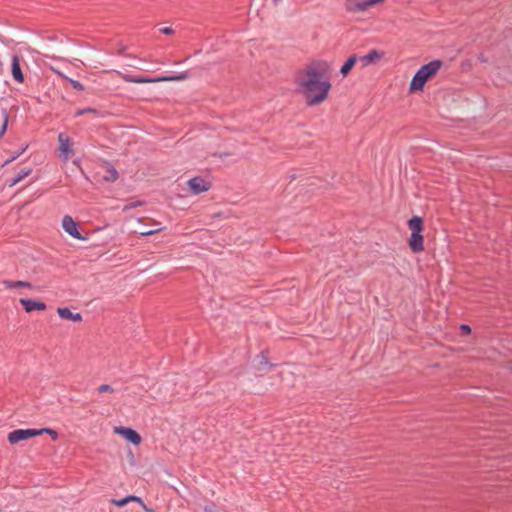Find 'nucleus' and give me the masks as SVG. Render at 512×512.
<instances>
[{
  "label": "nucleus",
  "mask_w": 512,
  "mask_h": 512,
  "mask_svg": "<svg viewBox=\"0 0 512 512\" xmlns=\"http://www.w3.org/2000/svg\"><path fill=\"white\" fill-rule=\"evenodd\" d=\"M387 0H345V9L351 13H363L369 9L381 6Z\"/></svg>",
  "instance_id": "7ed1b4c3"
},
{
  "label": "nucleus",
  "mask_w": 512,
  "mask_h": 512,
  "mask_svg": "<svg viewBox=\"0 0 512 512\" xmlns=\"http://www.w3.org/2000/svg\"><path fill=\"white\" fill-rule=\"evenodd\" d=\"M117 74L128 83H136V84H144V83H157V82H168V81H180L186 78L185 75H177V76H163L157 78H146V77H133L128 74L121 73L117 71Z\"/></svg>",
  "instance_id": "20e7f679"
},
{
  "label": "nucleus",
  "mask_w": 512,
  "mask_h": 512,
  "mask_svg": "<svg viewBox=\"0 0 512 512\" xmlns=\"http://www.w3.org/2000/svg\"><path fill=\"white\" fill-rule=\"evenodd\" d=\"M37 432H40V435L48 434L52 437L53 440H56L58 438V433L50 428L37 429Z\"/></svg>",
  "instance_id": "4be33fe9"
},
{
  "label": "nucleus",
  "mask_w": 512,
  "mask_h": 512,
  "mask_svg": "<svg viewBox=\"0 0 512 512\" xmlns=\"http://www.w3.org/2000/svg\"><path fill=\"white\" fill-rule=\"evenodd\" d=\"M32 173V169L30 167H25L21 169V171L12 179L10 186H15L19 182H21L23 179L28 177Z\"/></svg>",
  "instance_id": "aec40b11"
},
{
  "label": "nucleus",
  "mask_w": 512,
  "mask_h": 512,
  "mask_svg": "<svg viewBox=\"0 0 512 512\" xmlns=\"http://www.w3.org/2000/svg\"><path fill=\"white\" fill-rule=\"evenodd\" d=\"M381 58V54L376 50H371L368 54L358 57V62L362 67H367L370 64H373L379 61Z\"/></svg>",
  "instance_id": "4468645a"
},
{
  "label": "nucleus",
  "mask_w": 512,
  "mask_h": 512,
  "mask_svg": "<svg viewBox=\"0 0 512 512\" xmlns=\"http://www.w3.org/2000/svg\"><path fill=\"white\" fill-rule=\"evenodd\" d=\"M188 190L193 195H198L208 191L211 187L209 181L202 177H194L187 181Z\"/></svg>",
  "instance_id": "423d86ee"
},
{
  "label": "nucleus",
  "mask_w": 512,
  "mask_h": 512,
  "mask_svg": "<svg viewBox=\"0 0 512 512\" xmlns=\"http://www.w3.org/2000/svg\"><path fill=\"white\" fill-rule=\"evenodd\" d=\"M19 302L27 313H31L34 310L44 311L46 309V304L44 302L34 301L26 298H21Z\"/></svg>",
  "instance_id": "9b49d317"
},
{
  "label": "nucleus",
  "mask_w": 512,
  "mask_h": 512,
  "mask_svg": "<svg viewBox=\"0 0 512 512\" xmlns=\"http://www.w3.org/2000/svg\"><path fill=\"white\" fill-rule=\"evenodd\" d=\"M52 70L58 74L60 77L64 78L65 80H67L74 89L76 90H79V91H83L84 90V86L79 82V81H76V80H73L69 77H67L66 75H64L62 72H60L59 70L55 69V68H52Z\"/></svg>",
  "instance_id": "412c9836"
},
{
  "label": "nucleus",
  "mask_w": 512,
  "mask_h": 512,
  "mask_svg": "<svg viewBox=\"0 0 512 512\" xmlns=\"http://www.w3.org/2000/svg\"><path fill=\"white\" fill-rule=\"evenodd\" d=\"M460 329L465 333V334H470L471 333V328L468 326V325H461L460 326Z\"/></svg>",
  "instance_id": "bb28decb"
},
{
  "label": "nucleus",
  "mask_w": 512,
  "mask_h": 512,
  "mask_svg": "<svg viewBox=\"0 0 512 512\" xmlns=\"http://www.w3.org/2000/svg\"><path fill=\"white\" fill-rule=\"evenodd\" d=\"M205 512H220V511H218L217 509H215L213 507H206Z\"/></svg>",
  "instance_id": "7c9ffc66"
},
{
  "label": "nucleus",
  "mask_w": 512,
  "mask_h": 512,
  "mask_svg": "<svg viewBox=\"0 0 512 512\" xmlns=\"http://www.w3.org/2000/svg\"><path fill=\"white\" fill-rule=\"evenodd\" d=\"M409 246L411 250L415 253L422 252L424 250V238L422 233H411V237L409 239Z\"/></svg>",
  "instance_id": "f8f14e48"
},
{
  "label": "nucleus",
  "mask_w": 512,
  "mask_h": 512,
  "mask_svg": "<svg viewBox=\"0 0 512 512\" xmlns=\"http://www.w3.org/2000/svg\"><path fill=\"white\" fill-rule=\"evenodd\" d=\"M99 173L102 175V178L107 182H114L118 179V172L114 167L110 165H103Z\"/></svg>",
  "instance_id": "2eb2a0df"
},
{
  "label": "nucleus",
  "mask_w": 512,
  "mask_h": 512,
  "mask_svg": "<svg viewBox=\"0 0 512 512\" xmlns=\"http://www.w3.org/2000/svg\"><path fill=\"white\" fill-rule=\"evenodd\" d=\"M58 142H59V150L61 152V157L66 162L69 160L70 156L73 154L71 139L68 136H66L64 133H60L58 135Z\"/></svg>",
  "instance_id": "6e6552de"
},
{
  "label": "nucleus",
  "mask_w": 512,
  "mask_h": 512,
  "mask_svg": "<svg viewBox=\"0 0 512 512\" xmlns=\"http://www.w3.org/2000/svg\"><path fill=\"white\" fill-rule=\"evenodd\" d=\"M12 76L13 78L18 82H23L24 77L21 72L19 58L17 56H14L12 58Z\"/></svg>",
  "instance_id": "a211bd4d"
},
{
  "label": "nucleus",
  "mask_w": 512,
  "mask_h": 512,
  "mask_svg": "<svg viewBox=\"0 0 512 512\" xmlns=\"http://www.w3.org/2000/svg\"><path fill=\"white\" fill-rule=\"evenodd\" d=\"M330 65L326 61H314L301 69L295 78L297 91L308 106H316L328 98L331 83L327 76Z\"/></svg>",
  "instance_id": "f257e3e1"
},
{
  "label": "nucleus",
  "mask_w": 512,
  "mask_h": 512,
  "mask_svg": "<svg viewBox=\"0 0 512 512\" xmlns=\"http://www.w3.org/2000/svg\"><path fill=\"white\" fill-rule=\"evenodd\" d=\"M162 228H158V229H155V230H148V229H145V231L141 232V236H150V235H153V234H156L157 232L161 231Z\"/></svg>",
  "instance_id": "393cba45"
},
{
  "label": "nucleus",
  "mask_w": 512,
  "mask_h": 512,
  "mask_svg": "<svg viewBox=\"0 0 512 512\" xmlns=\"http://www.w3.org/2000/svg\"><path fill=\"white\" fill-rule=\"evenodd\" d=\"M57 313L60 318L65 320H70L73 322H81L82 315L80 313H74L67 307H59L57 308Z\"/></svg>",
  "instance_id": "ddd939ff"
},
{
  "label": "nucleus",
  "mask_w": 512,
  "mask_h": 512,
  "mask_svg": "<svg viewBox=\"0 0 512 512\" xmlns=\"http://www.w3.org/2000/svg\"><path fill=\"white\" fill-rule=\"evenodd\" d=\"M6 289H14V288H32L31 283L26 281H10L4 280L1 283Z\"/></svg>",
  "instance_id": "6ab92c4d"
},
{
  "label": "nucleus",
  "mask_w": 512,
  "mask_h": 512,
  "mask_svg": "<svg viewBox=\"0 0 512 512\" xmlns=\"http://www.w3.org/2000/svg\"><path fill=\"white\" fill-rule=\"evenodd\" d=\"M357 62L358 56L352 55L351 57H349L340 69L341 75L343 77H346L351 72V70L353 69Z\"/></svg>",
  "instance_id": "f3484780"
},
{
  "label": "nucleus",
  "mask_w": 512,
  "mask_h": 512,
  "mask_svg": "<svg viewBox=\"0 0 512 512\" xmlns=\"http://www.w3.org/2000/svg\"><path fill=\"white\" fill-rule=\"evenodd\" d=\"M97 390H98L99 393H107V392L112 393V392H114V389L110 385H108V384L100 385Z\"/></svg>",
  "instance_id": "5701e85b"
},
{
  "label": "nucleus",
  "mask_w": 512,
  "mask_h": 512,
  "mask_svg": "<svg viewBox=\"0 0 512 512\" xmlns=\"http://www.w3.org/2000/svg\"><path fill=\"white\" fill-rule=\"evenodd\" d=\"M161 32L163 34L170 35V34H173L174 31L170 27H164V28L161 29Z\"/></svg>",
  "instance_id": "a878e982"
},
{
  "label": "nucleus",
  "mask_w": 512,
  "mask_h": 512,
  "mask_svg": "<svg viewBox=\"0 0 512 512\" xmlns=\"http://www.w3.org/2000/svg\"><path fill=\"white\" fill-rule=\"evenodd\" d=\"M7 116H5V119H4V123L2 125V129H1V134H3L6 130V127H7Z\"/></svg>",
  "instance_id": "cd10ccee"
},
{
  "label": "nucleus",
  "mask_w": 512,
  "mask_h": 512,
  "mask_svg": "<svg viewBox=\"0 0 512 512\" xmlns=\"http://www.w3.org/2000/svg\"><path fill=\"white\" fill-rule=\"evenodd\" d=\"M84 113H86L85 109H79V110H77V111H76L75 116H76V117H80V116H82Z\"/></svg>",
  "instance_id": "c85d7f7f"
},
{
  "label": "nucleus",
  "mask_w": 512,
  "mask_h": 512,
  "mask_svg": "<svg viewBox=\"0 0 512 512\" xmlns=\"http://www.w3.org/2000/svg\"><path fill=\"white\" fill-rule=\"evenodd\" d=\"M62 228L68 233L71 237L75 239H83L77 229V224L73 220V218L69 215H66L62 219Z\"/></svg>",
  "instance_id": "1a4fd4ad"
},
{
  "label": "nucleus",
  "mask_w": 512,
  "mask_h": 512,
  "mask_svg": "<svg viewBox=\"0 0 512 512\" xmlns=\"http://www.w3.org/2000/svg\"><path fill=\"white\" fill-rule=\"evenodd\" d=\"M408 227L411 233L420 234L423 231V220L419 216H414L408 221Z\"/></svg>",
  "instance_id": "dca6fc26"
},
{
  "label": "nucleus",
  "mask_w": 512,
  "mask_h": 512,
  "mask_svg": "<svg viewBox=\"0 0 512 512\" xmlns=\"http://www.w3.org/2000/svg\"><path fill=\"white\" fill-rule=\"evenodd\" d=\"M113 432L117 435L122 436L124 439H126L127 441L131 442L136 446L141 443V436L132 428L117 426L114 427Z\"/></svg>",
  "instance_id": "0eeeda50"
},
{
  "label": "nucleus",
  "mask_w": 512,
  "mask_h": 512,
  "mask_svg": "<svg viewBox=\"0 0 512 512\" xmlns=\"http://www.w3.org/2000/svg\"><path fill=\"white\" fill-rule=\"evenodd\" d=\"M443 62L434 60L423 65L414 75L410 82L409 91L411 93L422 91L426 82L433 78L441 69Z\"/></svg>",
  "instance_id": "f03ea898"
},
{
  "label": "nucleus",
  "mask_w": 512,
  "mask_h": 512,
  "mask_svg": "<svg viewBox=\"0 0 512 512\" xmlns=\"http://www.w3.org/2000/svg\"><path fill=\"white\" fill-rule=\"evenodd\" d=\"M111 502L116 505L117 507H123L125 505H127L128 503L130 502H137L141 505V507L146 511V512H153V510L151 508H148L145 503L142 501V499L138 496H134V495H129V496H126L125 498L121 499V500H116V499H112Z\"/></svg>",
  "instance_id": "9d476101"
},
{
  "label": "nucleus",
  "mask_w": 512,
  "mask_h": 512,
  "mask_svg": "<svg viewBox=\"0 0 512 512\" xmlns=\"http://www.w3.org/2000/svg\"><path fill=\"white\" fill-rule=\"evenodd\" d=\"M86 113L97 114V110L94 108H85Z\"/></svg>",
  "instance_id": "c756f323"
},
{
  "label": "nucleus",
  "mask_w": 512,
  "mask_h": 512,
  "mask_svg": "<svg viewBox=\"0 0 512 512\" xmlns=\"http://www.w3.org/2000/svg\"><path fill=\"white\" fill-rule=\"evenodd\" d=\"M36 436H40V432H37V429H17L10 432L7 438L9 443L14 445Z\"/></svg>",
  "instance_id": "39448f33"
},
{
  "label": "nucleus",
  "mask_w": 512,
  "mask_h": 512,
  "mask_svg": "<svg viewBox=\"0 0 512 512\" xmlns=\"http://www.w3.org/2000/svg\"><path fill=\"white\" fill-rule=\"evenodd\" d=\"M162 228H158V229H155V230H148V229H145V231L141 232V236H150V235H153V234H156L157 232L161 231Z\"/></svg>",
  "instance_id": "b1692460"
}]
</instances>
